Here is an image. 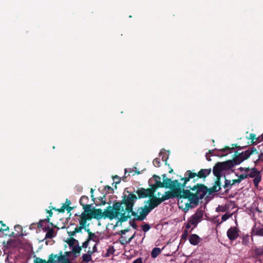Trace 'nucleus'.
<instances>
[{"label": "nucleus", "mask_w": 263, "mask_h": 263, "mask_svg": "<svg viewBox=\"0 0 263 263\" xmlns=\"http://www.w3.org/2000/svg\"><path fill=\"white\" fill-rule=\"evenodd\" d=\"M136 199V195L129 194L124 200V202H117L114 204L113 209L110 211L103 212L101 209H89V214L91 219L95 218L100 219L109 218L110 219L117 218L120 220H125L126 217L130 215V210L133 201Z\"/></svg>", "instance_id": "obj_1"}, {"label": "nucleus", "mask_w": 263, "mask_h": 263, "mask_svg": "<svg viewBox=\"0 0 263 263\" xmlns=\"http://www.w3.org/2000/svg\"><path fill=\"white\" fill-rule=\"evenodd\" d=\"M191 226H192V224H191V222H190V220H188V222L185 225L186 229L187 230L189 229L191 227Z\"/></svg>", "instance_id": "obj_37"}, {"label": "nucleus", "mask_w": 263, "mask_h": 263, "mask_svg": "<svg viewBox=\"0 0 263 263\" xmlns=\"http://www.w3.org/2000/svg\"><path fill=\"white\" fill-rule=\"evenodd\" d=\"M251 139H252V140H254L255 139V136L253 135H251Z\"/></svg>", "instance_id": "obj_42"}, {"label": "nucleus", "mask_w": 263, "mask_h": 263, "mask_svg": "<svg viewBox=\"0 0 263 263\" xmlns=\"http://www.w3.org/2000/svg\"><path fill=\"white\" fill-rule=\"evenodd\" d=\"M136 199H135V200H134L133 201V203L132 204V209L130 210V215H129V216L126 217V219L124 221H126L128 218L131 217L132 216H134V219H135L137 220H142L146 217V216H147L148 213L150 212V211H149V210L148 208H144V209L140 208L138 210L136 213L135 212H134L133 211V206L135 201L137 199V197L136 196Z\"/></svg>", "instance_id": "obj_8"}, {"label": "nucleus", "mask_w": 263, "mask_h": 263, "mask_svg": "<svg viewBox=\"0 0 263 263\" xmlns=\"http://www.w3.org/2000/svg\"><path fill=\"white\" fill-rule=\"evenodd\" d=\"M232 182H232V180H229V181H228V180H226V184L227 185H230V186H232V185H234V184H232Z\"/></svg>", "instance_id": "obj_38"}, {"label": "nucleus", "mask_w": 263, "mask_h": 263, "mask_svg": "<svg viewBox=\"0 0 263 263\" xmlns=\"http://www.w3.org/2000/svg\"><path fill=\"white\" fill-rule=\"evenodd\" d=\"M191 190L194 192L192 193V197L197 199V204L199 199H202L208 193V189L202 184H197Z\"/></svg>", "instance_id": "obj_7"}, {"label": "nucleus", "mask_w": 263, "mask_h": 263, "mask_svg": "<svg viewBox=\"0 0 263 263\" xmlns=\"http://www.w3.org/2000/svg\"><path fill=\"white\" fill-rule=\"evenodd\" d=\"M203 216V213L201 211H197L189 218L190 222L195 228L197 226V224L201 221Z\"/></svg>", "instance_id": "obj_11"}, {"label": "nucleus", "mask_w": 263, "mask_h": 263, "mask_svg": "<svg viewBox=\"0 0 263 263\" xmlns=\"http://www.w3.org/2000/svg\"><path fill=\"white\" fill-rule=\"evenodd\" d=\"M246 178H247V174H241L238 176L237 179L232 180V184L239 183Z\"/></svg>", "instance_id": "obj_26"}, {"label": "nucleus", "mask_w": 263, "mask_h": 263, "mask_svg": "<svg viewBox=\"0 0 263 263\" xmlns=\"http://www.w3.org/2000/svg\"><path fill=\"white\" fill-rule=\"evenodd\" d=\"M55 256H58V255L53 254H50L47 261L43 260L40 258H36L34 259L33 263H55L54 259Z\"/></svg>", "instance_id": "obj_17"}, {"label": "nucleus", "mask_w": 263, "mask_h": 263, "mask_svg": "<svg viewBox=\"0 0 263 263\" xmlns=\"http://www.w3.org/2000/svg\"><path fill=\"white\" fill-rule=\"evenodd\" d=\"M3 228H2L1 229V231H6L8 229V227H7L6 226L3 224Z\"/></svg>", "instance_id": "obj_39"}, {"label": "nucleus", "mask_w": 263, "mask_h": 263, "mask_svg": "<svg viewBox=\"0 0 263 263\" xmlns=\"http://www.w3.org/2000/svg\"><path fill=\"white\" fill-rule=\"evenodd\" d=\"M261 139L263 140V134L261 135Z\"/></svg>", "instance_id": "obj_45"}, {"label": "nucleus", "mask_w": 263, "mask_h": 263, "mask_svg": "<svg viewBox=\"0 0 263 263\" xmlns=\"http://www.w3.org/2000/svg\"><path fill=\"white\" fill-rule=\"evenodd\" d=\"M82 261L85 262H88L92 260L91 253L88 252L83 254L82 256Z\"/></svg>", "instance_id": "obj_23"}, {"label": "nucleus", "mask_w": 263, "mask_h": 263, "mask_svg": "<svg viewBox=\"0 0 263 263\" xmlns=\"http://www.w3.org/2000/svg\"><path fill=\"white\" fill-rule=\"evenodd\" d=\"M161 162L159 158H156L153 160V164L156 167H159L160 166Z\"/></svg>", "instance_id": "obj_29"}, {"label": "nucleus", "mask_w": 263, "mask_h": 263, "mask_svg": "<svg viewBox=\"0 0 263 263\" xmlns=\"http://www.w3.org/2000/svg\"><path fill=\"white\" fill-rule=\"evenodd\" d=\"M221 208V207L219 206V207H218V208L217 209V210L219 211V210H220V208Z\"/></svg>", "instance_id": "obj_44"}, {"label": "nucleus", "mask_w": 263, "mask_h": 263, "mask_svg": "<svg viewBox=\"0 0 263 263\" xmlns=\"http://www.w3.org/2000/svg\"><path fill=\"white\" fill-rule=\"evenodd\" d=\"M181 193L182 189L179 195L177 196L178 198V204L180 209L186 212L190 209H192L198 204L197 199L192 197V194L190 191H184L182 195H181Z\"/></svg>", "instance_id": "obj_3"}, {"label": "nucleus", "mask_w": 263, "mask_h": 263, "mask_svg": "<svg viewBox=\"0 0 263 263\" xmlns=\"http://www.w3.org/2000/svg\"><path fill=\"white\" fill-rule=\"evenodd\" d=\"M165 197V194L162 195L160 198H152L148 203V205L146 208H148L149 211H151L155 207L157 206L162 201L166 199H163Z\"/></svg>", "instance_id": "obj_12"}, {"label": "nucleus", "mask_w": 263, "mask_h": 263, "mask_svg": "<svg viewBox=\"0 0 263 263\" xmlns=\"http://www.w3.org/2000/svg\"><path fill=\"white\" fill-rule=\"evenodd\" d=\"M188 235V231L187 230L184 231L182 235V238L185 239Z\"/></svg>", "instance_id": "obj_35"}, {"label": "nucleus", "mask_w": 263, "mask_h": 263, "mask_svg": "<svg viewBox=\"0 0 263 263\" xmlns=\"http://www.w3.org/2000/svg\"><path fill=\"white\" fill-rule=\"evenodd\" d=\"M89 237L90 239L92 240L93 241L98 242L100 239H102V237L101 236V234L99 232H97L96 233H90L89 234Z\"/></svg>", "instance_id": "obj_20"}, {"label": "nucleus", "mask_w": 263, "mask_h": 263, "mask_svg": "<svg viewBox=\"0 0 263 263\" xmlns=\"http://www.w3.org/2000/svg\"><path fill=\"white\" fill-rule=\"evenodd\" d=\"M257 255L260 256L263 254V246L256 248L254 250Z\"/></svg>", "instance_id": "obj_28"}, {"label": "nucleus", "mask_w": 263, "mask_h": 263, "mask_svg": "<svg viewBox=\"0 0 263 263\" xmlns=\"http://www.w3.org/2000/svg\"><path fill=\"white\" fill-rule=\"evenodd\" d=\"M252 153L253 151H251L250 149L243 152L238 156L237 159H238L240 162L243 161L248 159Z\"/></svg>", "instance_id": "obj_18"}, {"label": "nucleus", "mask_w": 263, "mask_h": 263, "mask_svg": "<svg viewBox=\"0 0 263 263\" xmlns=\"http://www.w3.org/2000/svg\"><path fill=\"white\" fill-rule=\"evenodd\" d=\"M173 172V170L172 169H171V170L169 171V173H172Z\"/></svg>", "instance_id": "obj_43"}, {"label": "nucleus", "mask_w": 263, "mask_h": 263, "mask_svg": "<svg viewBox=\"0 0 263 263\" xmlns=\"http://www.w3.org/2000/svg\"><path fill=\"white\" fill-rule=\"evenodd\" d=\"M39 227L42 229L44 232L46 233L45 236L43 241L45 240V243L48 245H51L52 241H48L47 239H51L54 237L57 233L53 229V226L51 223L46 220H41L39 223Z\"/></svg>", "instance_id": "obj_6"}, {"label": "nucleus", "mask_w": 263, "mask_h": 263, "mask_svg": "<svg viewBox=\"0 0 263 263\" xmlns=\"http://www.w3.org/2000/svg\"><path fill=\"white\" fill-rule=\"evenodd\" d=\"M126 232H128V231H124V232H122L121 236L119 238V241L122 245H126L128 243L135 237V234L131 236H129L126 235Z\"/></svg>", "instance_id": "obj_15"}, {"label": "nucleus", "mask_w": 263, "mask_h": 263, "mask_svg": "<svg viewBox=\"0 0 263 263\" xmlns=\"http://www.w3.org/2000/svg\"><path fill=\"white\" fill-rule=\"evenodd\" d=\"M163 176V182L161 181V178L159 176H154L152 179L150 180L151 183H153V185L156 187H165L170 189L171 191L166 192L165 197L164 199H168L173 198L175 196H177L181 192V190L182 189V186L181 183H179L178 180H172L166 177V175L164 174Z\"/></svg>", "instance_id": "obj_2"}, {"label": "nucleus", "mask_w": 263, "mask_h": 263, "mask_svg": "<svg viewBox=\"0 0 263 263\" xmlns=\"http://www.w3.org/2000/svg\"><path fill=\"white\" fill-rule=\"evenodd\" d=\"M161 250L159 248H155L153 249L151 252V256L153 258H156L158 255L161 253Z\"/></svg>", "instance_id": "obj_25"}, {"label": "nucleus", "mask_w": 263, "mask_h": 263, "mask_svg": "<svg viewBox=\"0 0 263 263\" xmlns=\"http://www.w3.org/2000/svg\"><path fill=\"white\" fill-rule=\"evenodd\" d=\"M253 233L255 235L263 236V228L255 225L253 229Z\"/></svg>", "instance_id": "obj_21"}, {"label": "nucleus", "mask_w": 263, "mask_h": 263, "mask_svg": "<svg viewBox=\"0 0 263 263\" xmlns=\"http://www.w3.org/2000/svg\"><path fill=\"white\" fill-rule=\"evenodd\" d=\"M227 164L225 162L218 163L213 168V174L217 178L222 176L223 171L226 169Z\"/></svg>", "instance_id": "obj_10"}, {"label": "nucleus", "mask_w": 263, "mask_h": 263, "mask_svg": "<svg viewBox=\"0 0 263 263\" xmlns=\"http://www.w3.org/2000/svg\"><path fill=\"white\" fill-rule=\"evenodd\" d=\"M153 191L151 189H142L137 191V194L140 198H145L147 196H152Z\"/></svg>", "instance_id": "obj_16"}, {"label": "nucleus", "mask_w": 263, "mask_h": 263, "mask_svg": "<svg viewBox=\"0 0 263 263\" xmlns=\"http://www.w3.org/2000/svg\"><path fill=\"white\" fill-rule=\"evenodd\" d=\"M133 263H143L142 259L141 258H138L134 260Z\"/></svg>", "instance_id": "obj_36"}, {"label": "nucleus", "mask_w": 263, "mask_h": 263, "mask_svg": "<svg viewBox=\"0 0 263 263\" xmlns=\"http://www.w3.org/2000/svg\"><path fill=\"white\" fill-rule=\"evenodd\" d=\"M245 172L247 173V177L249 176L250 178H254L253 183L255 186L257 187L261 180V174L260 172L254 167L251 169L246 168Z\"/></svg>", "instance_id": "obj_9"}, {"label": "nucleus", "mask_w": 263, "mask_h": 263, "mask_svg": "<svg viewBox=\"0 0 263 263\" xmlns=\"http://www.w3.org/2000/svg\"><path fill=\"white\" fill-rule=\"evenodd\" d=\"M231 215L232 214H230L229 213L225 214L221 217L222 221H225L226 220L228 219L231 216Z\"/></svg>", "instance_id": "obj_31"}, {"label": "nucleus", "mask_w": 263, "mask_h": 263, "mask_svg": "<svg viewBox=\"0 0 263 263\" xmlns=\"http://www.w3.org/2000/svg\"><path fill=\"white\" fill-rule=\"evenodd\" d=\"M14 228H15V230L18 232V234L21 235V232L22 231V227L19 225H17V226H15Z\"/></svg>", "instance_id": "obj_34"}, {"label": "nucleus", "mask_w": 263, "mask_h": 263, "mask_svg": "<svg viewBox=\"0 0 263 263\" xmlns=\"http://www.w3.org/2000/svg\"><path fill=\"white\" fill-rule=\"evenodd\" d=\"M165 154V152H161L159 154L160 156H162L163 154Z\"/></svg>", "instance_id": "obj_41"}, {"label": "nucleus", "mask_w": 263, "mask_h": 263, "mask_svg": "<svg viewBox=\"0 0 263 263\" xmlns=\"http://www.w3.org/2000/svg\"><path fill=\"white\" fill-rule=\"evenodd\" d=\"M71 251H66L63 254L59 253L54 258L55 263H73L76 258L80 255L82 248L78 244L70 248Z\"/></svg>", "instance_id": "obj_4"}, {"label": "nucleus", "mask_w": 263, "mask_h": 263, "mask_svg": "<svg viewBox=\"0 0 263 263\" xmlns=\"http://www.w3.org/2000/svg\"><path fill=\"white\" fill-rule=\"evenodd\" d=\"M115 249L113 247L109 246L107 249L106 252L104 253V256L109 257L115 252Z\"/></svg>", "instance_id": "obj_24"}, {"label": "nucleus", "mask_w": 263, "mask_h": 263, "mask_svg": "<svg viewBox=\"0 0 263 263\" xmlns=\"http://www.w3.org/2000/svg\"><path fill=\"white\" fill-rule=\"evenodd\" d=\"M245 238H243V240H242V243L243 244H245V245H247V240H245Z\"/></svg>", "instance_id": "obj_40"}, {"label": "nucleus", "mask_w": 263, "mask_h": 263, "mask_svg": "<svg viewBox=\"0 0 263 263\" xmlns=\"http://www.w3.org/2000/svg\"><path fill=\"white\" fill-rule=\"evenodd\" d=\"M227 236L230 240H235L239 236L238 230L236 227L230 228L227 231Z\"/></svg>", "instance_id": "obj_14"}, {"label": "nucleus", "mask_w": 263, "mask_h": 263, "mask_svg": "<svg viewBox=\"0 0 263 263\" xmlns=\"http://www.w3.org/2000/svg\"><path fill=\"white\" fill-rule=\"evenodd\" d=\"M151 228L148 224H145L142 226V230L144 232H147Z\"/></svg>", "instance_id": "obj_32"}, {"label": "nucleus", "mask_w": 263, "mask_h": 263, "mask_svg": "<svg viewBox=\"0 0 263 263\" xmlns=\"http://www.w3.org/2000/svg\"><path fill=\"white\" fill-rule=\"evenodd\" d=\"M196 177H198L197 174L192 172L191 171H187L185 174V177L181 179V181H183V183H181L182 189L191 179L194 178Z\"/></svg>", "instance_id": "obj_13"}, {"label": "nucleus", "mask_w": 263, "mask_h": 263, "mask_svg": "<svg viewBox=\"0 0 263 263\" xmlns=\"http://www.w3.org/2000/svg\"><path fill=\"white\" fill-rule=\"evenodd\" d=\"M88 199V198L86 196H83L81 198L80 200V204L83 206V205H87V204H85V202L86 200Z\"/></svg>", "instance_id": "obj_30"}, {"label": "nucleus", "mask_w": 263, "mask_h": 263, "mask_svg": "<svg viewBox=\"0 0 263 263\" xmlns=\"http://www.w3.org/2000/svg\"><path fill=\"white\" fill-rule=\"evenodd\" d=\"M190 242L194 246L197 245L200 241V238L196 234H192L189 237Z\"/></svg>", "instance_id": "obj_19"}, {"label": "nucleus", "mask_w": 263, "mask_h": 263, "mask_svg": "<svg viewBox=\"0 0 263 263\" xmlns=\"http://www.w3.org/2000/svg\"><path fill=\"white\" fill-rule=\"evenodd\" d=\"M90 208V205H83L84 211L80 215L76 214L75 215L78 216V219L79 221L80 227H75L73 231H67L69 236H74L75 234L81 231L82 229L85 228L88 226L87 221L91 220L90 216L89 214V209Z\"/></svg>", "instance_id": "obj_5"}, {"label": "nucleus", "mask_w": 263, "mask_h": 263, "mask_svg": "<svg viewBox=\"0 0 263 263\" xmlns=\"http://www.w3.org/2000/svg\"><path fill=\"white\" fill-rule=\"evenodd\" d=\"M221 151L223 153L222 155H226L230 152V149L229 148H227L221 149Z\"/></svg>", "instance_id": "obj_33"}, {"label": "nucleus", "mask_w": 263, "mask_h": 263, "mask_svg": "<svg viewBox=\"0 0 263 263\" xmlns=\"http://www.w3.org/2000/svg\"><path fill=\"white\" fill-rule=\"evenodd\" d=\"M211 172V169H202L201 170L198 174V177L203 178L208 176Z\"/></svg>", "instance_id": "obj_22"}, {"label": "nucleus", "mask_w": 263, "mask_h": 263, "mask_svg": "<svg viewBox=\"0 0 263 263\" xmlns=\"http://www.w3.org/2000/svg\"><path fill=\"white\" fill-rule=\"evenodd\" d=\"M67 242L70 247V248H72L73 246L77 245V241L74 238H70L67 240Z\"/></svg>", "instance_id": "obj_27"}]
</instances>
